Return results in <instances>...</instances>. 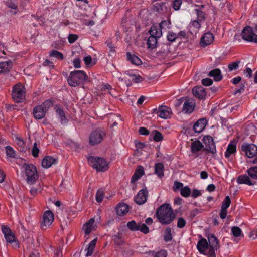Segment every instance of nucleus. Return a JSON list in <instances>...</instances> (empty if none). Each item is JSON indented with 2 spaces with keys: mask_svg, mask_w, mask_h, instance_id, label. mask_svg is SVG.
<instances>
[{
  "mask_svg": "<svg viewBox=\"0 0 257 257\" xmlns=\"http://www.w3.org/2000/svg\"><path fill=\"white\" fill-rule=\"evenodd\" d=\"M139 133L140 134L142 135H147L149 134V131L145 127H140L139 130Z\"/></svg>",
  "mask_w": 257,
  "mask_h": 257,
  "instance_id": "64",
  "label": "nucleus"
},
{
  "mask_svg": "<svg viewBox=\"0 0 257 257\" xmlns=\"http://www.w3.org/2000/svg\"><path fill=\"white\" fill-rule=\"evenodd\" d=\"M231 234L235 237H243L244 234L241 229L237 226H234L231 228Z\"/></svg>",
  "mask_w": 257,
  "mask_h": 257,
  "instance_id": "35",
  "label": "nucleus"
},
{
  "mask_svg": "<svg viewBox=\"0 0 257 257\" xmlns=\"http://www.w3.org/2000/svg\"><path fill=\"white\" fill-rule=\"evenodd\" d=\"M192 92L194 96L199 99H204L206 97V93L205 89L202 86L195 87L192 89Z\"/></svg>",
  "mask_w": 257,
  "mask_h": 257,
  "instance_id": "21",
  "label": "nucleus"
},
{
  "mask_svg": "<svg viewBox=\"0 0 257 257\" xmlns=\"http://www.w3.org/2000/svg\"><path fill=\"white\" fill-rule=\"evenodd\" d=\"M25 172L26 176V181L28 184H34L39 178L36 167L33 164H24Z\"/></svg>",
  "mask_w": 257,
  "mask_h": 257,
  "instance_id": "5",
  "label": "nucleus"
},
{
  "mask_svg": "<svg viewBox=\"0 0 257 257\" xmlns=\"http://www.w3.org/2000/svg\"><path fill=\"white\" fill-rule=\"evenodd\" d=\"M39 149L38 147L37 143L35 142L33 144V148L32 150V154L33 157H37L39 155Z\"/></svg>",
  "mask_w": 257,
  "mask_h": 257,
  "instance_id": "48",
  "label": "nucleus"
},
{
  "mask_svg": "<svg viewBox=\"0 0 257 257\" xmlns=\"http://www.w3.org/2000/svg\"><path fill=\"white\" fill-rule=\"evenodd\" d=\"M183 184L182 183L175 181L174 183L173 188L174 191H176V190L183 188Z\"/></svg>",
  "mask_w": 257,
  "mask_h": 257,
  "instance_id": "58",
  "label": "nucleus"
},
{
  "mask_svg": "<svg viewBox=\"0 0 257 257\" xmlns=\"http://www.w3.org/2000/svg\"><path fill=\"white\" fill-rule=\"evenodd\" d=\"M89 164L97 171L104 172L109 168L108 162L103 158L90 157L88 158Z\"/></svg>",
  "mask_w": 257,
  "mask_h": 257,
  "instance_id": "4",
  "label": "nucleus"
},
{
  "mask_svg": "<svg viewBox=\"0 0 257 257\" xmlns=\"http://www.w3.org/2000/svg\"><path fill=\"white\" fill-rule=\"evenodd\" d=\"M57 115L59 117L61 121H63L66 119L65 113L63 109L58 107L56 110Z\"/></svg>",
  "mask_w": 257,
  "mask_h": 257,
  "instance_id": "44",
  "label": "nucleus"
},
{
  "mask_svg": "<svg viewBox=\"0 0 257 257\" xmlns=\"http://www.w3.org/2000/svg\"><path fill=\"white\" fill-rule=\"evenodd\" d=\"M208 240L209 242V244L211 247L213 249L217 248L218 242L217 241V238L213 235H210L208 237Z\"/></svg>",
  "mask_w": 257,
  "mask_h": 257,
  "instance_id": "36",
  "label": "nucleus"
},
{
  "mask_svg": "<svg viewBox=\"0 0 257 257\" xmlns=\"http://www.w3.org/2000/svg\"><path fill=\"white\" fill-rule=\"evenodd\" d=\"M54 221V215L50 211L45 212L43 216V220L41 226L43 229L49 228Z\"/></svg>",
  "mask_w": 257,
  "mask_h": 257,
  "instance_id": "17",
  "label": "nucleus"
},
{
  "mask_svg": "<svg viewBox=\"0 0 257 257\" xmlns=\"http://www.w3.org/2000/svg\"><path fill=\"white\" fill-rule=\"evenodd\" d=\"M157 39L158 38L150 35L147 42L148 48L151 49L155 48L157 45Z\"/></svg>",
  "mask_w": 257,
  "mask_h": 257,
  "instance_id": "32",
  "label": "nucleus"
},
{
  "mask_svg": "<svg viewBox=\"0 0 257 257\" xmlns=\"http://www.w3.org/2000/svg\"><path fill=\"white\" fill-rule=\"evenodd\" d=\"M164 167L163 164L161 163H158L155 166V174L157 175L159 178H161L164 177Z\"/></svg>",
  "mask_w": 257,
  "mask_h": 257,
  "instance_id": "29",
  "label": "nucleus"
},
{
  "mask_svg": "<svg viewBox=\"0 0 257 257\" xmlns=\"http://www.w3.org/2000/svg\"><path fill=\"white\" fill-rule=\"evenodd\" d=\"M148 192L146 188L140 190L135 197V201L138 205L144 204L147 200Z\"/></svg>",
  "mask_w": 257,
  "mask_h": 257,
  "instance_id": "18",
  "label": "nucleus"
},
{
  "mask_svg": "<svg viewBox=\"0 0 257 257\" xmlns=\"http://www.w3.org/2000/svg\"><path fill=\"white\" fill-rule=\"evenodd\" d=\"M149 32L151 35L158 38H160L162 35V29L159 25H153L151 27Z\"/></svg>",
  "mask_w": 257,
  "mask_h": 257,
  "instance_id": "28",
  "label": "nucleus"
},
{
  "mask_svg": "<svg viewBox=\"0 0 257 257\" xmlns=\"http://www.w3.org/2000/svg\"><path fill=\"white\" fill-rule=\"evenodd\" d=\"M171 229L170 227H167L164 234V239L166 242H169L172 240Z\"/></svg>",
  "mask_w": 257,
  "mask_h": 257,
  "instance_id": "37",
  "label": "nucleus"
},
{
  "mask_svg": "<svg viewBox=\"0 0 257 257\" xmlns=\"http://www.w3.org/2000/svg\"><path fill=\"white\" fill-rule=\"evenodd\" d=\"M134 174L139 175L140 176L142 177L144 174L143 167L142 166H139Z\"/></svg>",
  "mask_w": 257,
  "mask_h": 257,
  "instance_id": "55",
  "label": "nucleus"
},
{
  "mask_svg": "<svg viewBox=\"0 0 257 257\" xmlns=\"http://www.w3.org/2000/svg\"><path fill=\"white\" fill-rule=\"evenodd\" d=\"M153 112H156L158 116L163 119L169 118L172 114L171 108L166 106H160L158 109H154Z\"/></svg>",
  "mask_w": 257,
  "mask_h": 257,
  "instance_id": "15",
  "label": "nucleus"
},
{
  "mask_svg": "<svg viewBox=\"0 0 257 257\" xmlns=\"http://www.w3.org/2000/svg\"><path fill=\"white\" fill-rule=\"evenodd\" d=\"M208 75L210 77H213L216 81H218L222 78L220 70L219 69H215L210 71Z\"/></svg>",
  "mask_w": 257,
  "mask_h": 257,
  "instance_id": "30",
  "label": "nucleus"
},
{
  "mask_svg": "<svg viewBox=\"0 0 257 257\" xmlns=\"http://www.w3.org/2000/svg\"><path fill=\"white\" fill-rule=\"evenodd\" d=\"M182 3L181 0H174L173 7L175 10H178L180 8V6Z\"/></svg>",
  "mask_w": 257,
  "mask_h": 257,
  "instance_id": "60",
  "label": "nucleus"
},
{
  "mask_svg": "<svg viewBox=\"0 0 257 257\" xmlns=\"http://www.w3.org/2000/svg\"><path fill=\"white\" fill-rule=\"evenodd\" d=\"M195 103L192 100H187L185 101L183 106V111L186 113H191L194 109Z\"/></svg>",
  "mask_w": 257,
  "mask_h": 257,
  "instance_id": "25",
  "label": "nucleus"
},
{
  "mask_svg": "<svg viewBox=\"0 0 257 257\" xmlns=\"http://www.w3.org/2000/svg\"><path fill=\"white\" fill-rule=\"evenodd\" d=\"M203 142L205 145V149L214 154L216 152V147L212 137L207 136L203 138Z\"/></svg>",
  "mask_w": 257,
  "mask_h": 257,
  "instance_id": "19",
  "label": "nucleus"
},
{
  "mask_svg": "<svg viewBox=\"0 0 257 257\" xmlns=\"http://www.w3.org/2000/svg\"><path fill=\"white\" fill-rule=\"evenodd\" d=\"M2 231L4 235V237L7 242L13 244V246L15 247H19V243L17 241L14 234L12 232L11 230L8 226L2 225Z\"/></svg>",
  "mask_w": 257,
  "mask_h": 257,
  "instance_id": "10",
  "label": "nucleus"
},
{
  "mask_svg": "<svg viewBox=\"0 0 257 257\" xmlns=\"http://www.w3.org/2000/svg\"><path fill=\"white\" fill-rule=\"evenodd\" d=\"M154 140L156 142H159L163 139V136L160 132L158 131L155 130L154 131Z\"/></svg>",
  "mask_w": 257,
  "mask_h": 257,
  "instance_id": "49",
  "label": "nucleus"
},
{
  "mask_svg": "<svg viewBox=\"0 0 257 257\" xmlns=\"http://www.w3.org/2000/svg\"><path fill=\"white\" fill-rule=\"evenodd\" d=\"M67 81L71 86L76 87L81 84L90 82V80L84 71L76 70L70 73Z\"/></svg>",
  "mask_w": 257,
  "mask_h": 257,
  "instance_id": "2",
  "label": "nucleus"
},
{
  "mask_svg": "<svg viewBox=\"0 0 257 257\" xmlns=\"http://www.w3.org/2000/svg\"><path fill=\"white\" fill-rule=\"evenodd\" d=\"M74 66L76 68H79L81 67V61L80 59L75 58L73 62Z\"/></svg>",
  "mask_w": 257,
  "mask_h": 257,
  "instance_id": "63",
  "label": "nucleus"
},
{
  "mask_svg": "<svg viewBox=\"0 0 257 257\" xmlns=\"http://www.w3.org/2000/svg\"><path fill=\"white\" fill-rule=\"evenodd\" d=\"M197 249L202 254L207 255L209 257H212L214 254L213 249L208 243L205 238H201L198 242L197 245Z\"/></svg>",
  "mask_w": 257,
  "mask_h": 257,
  "instance_id": "7",
  "label": "nucleus"
},
{
  "mask_svg": "<svg viewBox=\"0 0 257 257\" xmlns=\"http://www.w3.org/2000/svg\"><path fill=\"white\" fill-rule=\"evenodd\" d=\"M201 194V191L197 189H193L192 192L191 196L193 198H196L200 196Z\"/></svg>",
  "mask_w": 257,
  "mask_h": 257,
  "instance_id": "62",
  "label": "nucleus"
},
{
  "mask_svg": "<svg viewBox=\"0 0 257 257\" xmlns=\"http://www.w3.org/2000/svg\"><path fill=\"white\" fill-rule=\"evenodd\" d=\"M241 35L243 40L257 43V34L253 33V29L250 26H245L242 31Z\"/></svg>",
  "mask_w": 257,
  "mask_h": 257,
  "instance_id": "11",
  "label": "nucleus"
},
{
  "mask_svg": "<svg viewBox=\"0 0 257 257\" xmlns=\"http://www.w3.org/2000/svg\"><path fill=\"white\" fill-rule=\"evenodd\" d=\"M171 25V21L170 20H164L161 21L159 24V26L162 29H170Z\"/></svg>",
  "mask_w": 257,
  "mask_h": 257,
  "instance_id": "43",
  "label": "nucleus"
},
{
  "mask_svg": "<svg viewBox=\"0 0 257 257\" xmlns=\"http://www.w3.org/2000/svg\"><path fill=\"white\" fill-rule=\"evenodd\" d=\"M200 26L201 25L200 23L197 20L192 21L189 25L190 30H192L194 32L197 31L200 28Z\"/></svg>",
  "mask_w": 257,
  "mask_h": 257,
  "instance_id": "38",
  "label": "nucleus"
},
{
  "mask_svg": "<svg viewBox=\"0 0 257 257\" xmlns=\"http://www.w3.org/2000/svg\"><path fill=\"white\" fill-rule=\"evenodd\" d=\"M12 97L17 103L21 102L25 98V88L22 84H17L13 87Z\"/></svg>",
  "mask_w": 257,
  "mask_h": 257,
  "instance_id": "8",
  "label": "nucleus"
},
{
  "mask_svg": "<svg viewBox=\"0 0 257 257\" xmlns=\"http://www.w3.org/2000/svg\"><path fill=\"white\" fill-rule=\"evenodd\" d=\"M245 89V85L243 83H241L239 85V88L236 89L234 91V94L242 93L244 92Z\"/></svg>",
  "mask_w": 257,
  "mask_h": 257,
  "instance_id": "53",
  "label": "nucleus"
},
{
  "mask_svg": "<svg viewBox=\"0 0 257 257\" xmlns=\"http://www.w3.org/2000/svg\"><path fill=\"white\" fill-rule=\"evenodd\" d=\"M167 252L165 250H161L157 252L154 255V257H167Z\"/></svg>",
  "mask_w": 257,
  "mask_h": 257,
  "instance_id": "56",
  "label": "nucleus"
},
{
  "mask_svg": "<svg viewBox=\"0 0 257 257\" xmlns=\"http://www.w3.org/2000/svg\"><path fill=\"white\" fill-rule=\"evenodd\" d=\"M104 197V191L102 189H99L96 194V200L97 202H102Z\"/></svg>",
  "mask_w": 257,
  "mask_h": 257,
  "instance_id": "42",
  "label": "nucleus"
},
{
  "mask_svg": "<svg viewBox=\"0 0 257 257\" xmlns=\"http://www.w3.org/2000/svg\"><path fill=\"white\" fill-rule=\"evenodd\" d=\"M248 175L243 174L240 175L237 179L238 184H246L251 186L254 184L250 180V178L257 180V166L251 167L246 171Z\"/></svg>",
  "mask_w": 257,
  "mask_h": 257,
  "instance_id": "3",
  "label": "nucleus"
},
{
  "mask_svg": "<svg viewBox=\"0 0 257 257\" xmlns=\"http://www.w3.org/2000/svg\"><path fill=\"white\" fill-rule=\"evenodd\" d=\"M201 81L203 85L207 86L211 85L213 83L212 79L209 78L203 79Z\"/></svg>",
  "mask_w": 257,
  "mask_h": 257,
  "instance_id": "54",
  "label": "nucleus"
},
{
  "mask_svg": "<svg viewBox=\"0 0 257 257\" xmlns=\"http://www.w3.org/2000/svg\"><path fill=\"white\" fill-rule=\"evenodd\" d=\"M53 105L51 100L45 101L42 104L39 105L33 109V115L37 119H41L44 117L46 113Z\"/></svg>",
  "mask_w": 257,
  "mask_h": 257,
  "instance_id": "6",
  "label": "nucleus"
},
{
  "mask_svg": "<svg viewBox=\"0 0 257 257\" xmlns=\"http://www.w3.org/2000/svg\"><path fill=\"white\" fill-rule=\"evenodd\" d=\"M57 159L51 156H46L42 161V165L44 168H48L53 164H56Z\"/></svg>",
  "mask_w": 257,
  "mask_h": 257,
  "instance_id": "27",
  "label": "nucleus"
},
{
  "mask_svg": "<svg viewBox=\"0 0 257 257\" xmlns=\"http://www.w3.org/2000/svg\"><path fill=\"white\" fill-rule=\"evenodd\" d=\"M49 54L50 56L55 57L58 59L63 60L64 59L63 54L56 50H53L51 51Z\"/></svg>",
  "mask_w": 257,
  "mask_h": 257,
  "instance_id": "40",
  "label": "nucleus"
},
{
  "mask_svg": "<svg viewBox=\"0 0 257 257\" xmlns=\"http://www.w3.org/2000/svg\"><path fill=\"white\" fill-rule=\"evenodd\" d=\"M41 190V187H32L31 188L30 190V193L32 196H35Z\"/></svg>",
  "mask_w": 257,
  "mask_h": 257,
  "instance_id": "51",
  "label": "nucleus"
},
{
  "mask_svg": "<svg viewBox=\"0 0 257 257\" xmlns=\"http://www.w3.org/2000/svg\"><path fill=\"white\" fill-rule=\"evenodd\" d=\"M186 224V222L185 219L182 217L178 218L177 221V227L179 228H183Z\"/></svg>",
  "mask_w": 257,
  "mask_h": 257,
  "instance_id": "52",
  "label": "nucleus"
},
{
  "mask_svg": "<svg viewBox=\"0 0 257 257\" xmlns=\"http://www.w3.org/2000/svg\"><path fill=\"white\" fill-rule=\"evenodd\" d=\"M105 132L101 129L96 130L90 135L89 142L92 145H95L100 143L105 137Z\"/></svg>",
  "mask_w": 257,
  "mask_h": 257,
  "instance_id": "9",
  "label": "nucleus"
},
{
  "mask_svg": "<svg viewBox=\"0 0 257 257\" xmlns=\"http://www.w3.org/2000/svg\"><path fill=\"white\" fill-rule=\"evenodd\" d=\"M16 141L17 145L20 147L23 148L25 146V142L21 138L17 137L16 138Z\"/></svg>",
  "mask_w": 257,
  "mask_h": 257,
  "instance_id": "59",
  "label": "nucleus"
},
{
  "mask_svg": "<svg viewBox=\"0 0 257 257\" xmlns=\"http://www.w3.org/2000/svg\"><path fill=\"white\" fill-rule=\"evenodd\" d=\"M114 241L115 243L117 245H121L124 243V241L122 238L121 235L119 234L114 236Z\"/></svg>",
  "mask_w": 257,
  "mask_h": 257,
  "instance_id": "46",
  "label": "nucleus"
},
{
  "mask_svg": "<svg viewBox=\"0 0 257 257\" xmlns=\"http://www.w3.org/2000/svg\"><path fill=\"white\" fill-rule=\"evenodd\" d=\"M78 38V36L76 34H70L68 36V41L70 43H73Z\"/></svg>",
  "mask_w": 257,
  "mask_h": 257,
  "instance_id": "57",
  "label": "nucleus"
},
{
  "mask_svg": "<svg viewBox=\"0 0 257 257\" xmlns=\"http://www.w3.org/2000/svg\"><path fill=\"white\" fill-rule=\"evenodd\" d=\"M127 227L132 231L140 230L145 234L149 232V229L146 224L140 222L137 223L134 220L127 222Z\"/></svg>",
  "mask_w": 257,
  "mask_h": 257,
  "instance_id": "12",
  "label": "nucleus"
},
{
  "mask_svg": "<svg viewBox=\"0 0 257 257\" xmlns=\"http://www.w3.org/2000/svg\"><path fill=\"white\" fill-rule=\"evenodd\" d=\"M177 38V34L172 32H170L167 35V39L169 41L173 42Z\"/></svg>",
  "mask_w": 257,
  "mask_h": 257,
  "instance_id": "50",
  "label": "nucleus"
},
{
  "mask_svg": "<svg viewBox=\"0 0 257 257\" xmlns=\"http://www.w3.org/2000/svg\"><path fill=\"white\" fill-rule=\"evenodd\" d=\"M237 142L238 140L237 139H233L230 141L226 149V159L229 158L231 161L233 160V157L237 152L236 146Z\"/></svg>",
  "mask_w": 257,
  "mask_h": 257,
  "instance_id": "16",
  "label": "nucleus"
},
{
  "mask_svg": "<svg viewBox=\"0 0 257 257\" xmlns=\"http://www.w3.org/2000/svg\"><path fill=\"white\" fill-rule=\"evenodd\" d=\"M12 67V63L11 61H6L0 63V73L9 71Z\"/></svg>",
  "mask_w": 257,
  "mask_h": 257,
  "instance_id": "31",
  "label": "nucleus"
},
{
  "mask_svg": "<svg viewBox=\"0 0 257 257\" xmlns=\"http://www.w3.org/2000/svg\"><path fill=\"white\" fill-rule=\"evenodd\" d=\"M203 147V146L200 141H195L193 142L191 144V151L193 153L198 152L201 150L202 149Z\"/></svg>",
  "mask_w": 257,
  "mask_h": 257,
  "instance_id": "34",
  "label": "nucleus"
},
{
  "mask_svg": "<svg viewBox=\"0 0 257 257\" xmlns=\"http://www.w3.org/2000/svg\"><path fill=\"white\" fill-rule=\"evenodd\" d=\"M207 121L205 118L199 119L194 125L193 129L196 133H201L205 127Z\"/></svg>",
  "mask_w": 257,
  "mask_h": 257,
  "instance_id": "23",
  "label": "nucleus"
},
{
  "mask_svg": "<svg viewBox=\"0 0 257 257\" xmlns=\"http://www.w3.org/2000/svg\"><path fill=\"white\" fill-rule=\"evenodd\" d=\"M97 241V238H96L92 240L87 245V247L85 249L84 252H85L86 257L92 256L94 249L95 248L96 244Z\"/></svg>",
  "mask_w": 257,
  "mask_h": 257,
  "instance_id": "24",
  "label": "nucleus"
},
{
  "mask_svg": "<svg viewBox=\"0 0 257 257\" xmlns=\"http://www.w3.org/2000/svg\"><path fill=\"white\" fill-rule=\"evenodd\" d=\"M191 190L188 186L183 187L180 190V194L184 197H188L191 194Z\"/></svg>",
  "mask_w": 257,
  "mask_h": 257,
  "instance_id": "41",
  "label": "nucleus"
},
{
  "mask_svg": "<svg viewBox=\"0 0 257 257\" xmlns=\"http://www.w3.org/2000/svg\"><path fill=\"white\" fill-rule=\"evenodd\" d=\"M127 59L131 63L139 65L142 63L141 59L135 55H132L130 52L127 53Z\"/></svg>",
  "mask_w": 257,
  "mask_h": 257,
  "instance_id": "33",
  "label": "nucleus"
},
{
  "mask_svg": "<svg viewBox=\"0 0 257 257\" xmlns=\"http://www.w3.org/2000/svg\"><path fill=\"white\" fill-rule=\"evenodd\" d=\"M129 210V206L124 203H120L116 207V211L119 216H123L126 214Z\"/></svg>",
  "mask_w": 257,
  "mask_h": 257,
  "instance_id": "26",
  "label": "nucleus"
},
{
  "mask_svg": "<svg viewBox=\"0 0 257 257\" xmlns=\"http://www.w3.org/2000/svg\"><path fill=\"white\" fill-rule=\"evenodd\" d=\"M241 151L248 158H252L257 154V146L252 143H243L241 145Z\"/></svg>",
  "mask_w": 257,
  "mask_h": 257,
  "instance_id": "14",
  "label": "nucleus"
},
{
  "mask_svg": "<svg viewBox=\"0 0 257 257\" xmlns=\"http://www.w3.org/2000/svg\"><path fill=\"white\" fill-rule=\"evenodd\" d=\"M213 40L214 37L211 33H206L201 38L200 45L202 46L205 47L210 44L213 42Z\"/></svg>",
  "mask_w": 257,
  "mask_h": 257,
  "instance_id": "22",
  "label": "nucleus"
},
{
  "mask_svg": "<svg viewBox=\"0 0 257 257\" xmlns=\"http://www.w3.org/2000/svg\"><path fill=\"white\" fill-rule=\"evenodd\" d=\"M125 76L121 78V81H125L127 83L128 81V83L127 84V86L132 85V82L134 83H140L143 81L144 79L139 74H136L130 71H126L124 72Z\"/></svg>",
  "mask_w": 257,
  "mask_h": 257,
  "instance_id": "13",
  "label": "nucleus"
},
{
  "mask_svg": "<svg viewBox=\"0 0 257 257\" xmlns=\"http://www.w3.org/2000/svg\"><path fill=\"white\" fill-rule=\"evenodd\" d=\"M6 152L7 156L10 158H15L16 157V152L14 149L10 146H7L6 147Z\"/></svg>",
  "mask_w": 257,
  "mask_h": 257,
  "instance_id": "39",
  "label": "nucleus"
},
{
  "mask_svg": "<svg viewBox=\"0 0 257 257\" xmlns=\"http://www.w3.org/2000/svg\"><path fill=\"white\" fill-rule=\"evenodd\" d=\"M220 217L221 219L225 218V200L222 202L221 210L220 213Z\"/></svg>",
  "mask_w": 257,
  "mask_h": 257,
  "instance_id": "61",
  "label": "nucleus"
},
{
  "mask_svg": "<svg viewBox=\"0 0 257 257\" xmlns=\"http://www.w3.org/2000/svg\"><path fill=\"white\" fill-rule=\"evenodd\" d=\"M239 61H234L228 64V68L229 71L237 70L239 67Z\"/></svg>",
  "mask_w": 257,
  "mask_h": 257,
  "instance_id": "45",
  "label": "nucleus"
},
{
  "mask_svg": "<svg viewBox=\"0 0 257 257\" xmlns=\"http://www.w3.org/2000/svg\"><path fill=\"white\" fill-rule=\"evenodd\" d=\"M156 215L159 222L162 225L171 223L175 218L171 205L167 203L162 205L157 209Z\"/></svg>",
  "mask_w": 257,
  "mask_h": 257,
  "instance_id": "1",
  "label": "nucleus"
},
{
  "mask_svg": "<svg viewBox=\"0 0 257 257\" xmlns=\"http://www.w3.org/2000/svg\"><path fill=\"white\" fill-rule=\"evenodd\" d=\"M95 219L93 218H91L87 223H86L83 227L86 235H89L92 231H94L96 229V225L94 224Z\"/></svg>",
  "mask_w": 257,
  "mask_h": 257,
  "instance_id": "20",
  "label": "nucleus"
},
{
  "mask_svg": "<svg viewBox=\"0 0 257 257\" xmlns=\"http://www.w3.org/2000/svg\"><path fill=\"white\" fill-rule=\"evenodd\" d=\"M85 65L87 67H91L95 65V62H93L90 56H87L84 58Z\"/></svg>",
  "mask_w": 257,
  "mask_h": 257,
  "instance_id": "47",
  "label": "nucleus"
}]
</instances>
